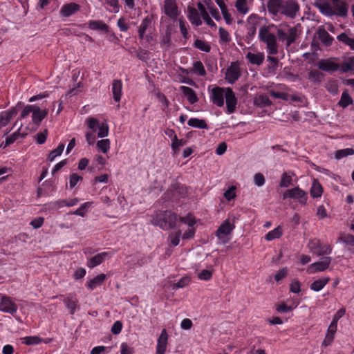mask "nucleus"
Returning a JSON list of instances; mask_svg holds the SVG:
<instances>
[{"label": "nucleus", "instance_id": "obj_45", "mask_svg": "<svg viewBox=\"0 0 354 354\" xmlns=\"http://www.w3.org/2000/svg\"><path fill=\"white\" fill-rule=\"evenodd\" d=\"M351 155H354V149L352 148H346L337 150L335 153V158L337 160H340Z\"/></svg>", "mask_w": 354, "mask_h": 354}, {"label": "nucleus", "instance_id": "obj_14", "mask_svg": "<svg viewBox=\"0 0 354 354\" xmlns=\"http://www.w3.org/2000/svg\"><path fill=\"white\" fill-rule=\"evenodd\" d=\"M165 14L172 19L178 16V6L176 0H165L162 8Z\"/></svg>", "mask_w": 354, "mask_h": 354}, {"label": "nucleus", "instance_id": "obj_47", "mask_svg": "<svg viewBox=\"0 0 354 354\" xmlns=\"http://www.w3.org/2000/svg\"><path fill=\"white\" fill-rule=\"evenodd\" d=\"M248 0H236L235 7L239 12L245 15L248 12L249 8L247 3Z\"/></svg>", "mask_w": 354, "mask_h": 354}, {"label": "nucleus", "instance_id": "obj_27", "mask_svg": "<svg viewBox=\"0 0 354 354\" xmlns=\"http://www.w3.org/2000/svg\"><path fill=\"white\" fill-rule=\"evenodd\" d=\"M113 97L116 102H119L122 95V82L120 80H114L112 83Z\"/></svg>", "mask_w": 354, "mask_h": 354}, {"label": "nucleus", "instance_id": "obj_37", "mask_svg": "<svg viewBox=\"0 0 354 354\" xmlns=\"http://www.w3.org/2000/svg\"><path fill=\"white\" fill-rule=\"evenodd\" d=\"M341 71L343 73L354 72V56L348 57L341 64Z\"/></svg>", "mask_w": 354, "mask_h": 354}, {"label": "nucleus", "instance_id": "obj_2", "mask_svg": "<svg viewBox=\"0 0 354 354\" xmlns=\"http://www.w3.org/2000/svg\"><path fill=\"white\" fill-rule=\"evenodd\" d=\"M178 216L171 211H160L156 212L151 221L153 225L160 227L163 230L173 229L176 226Z\"/></svg>", "mask_w": 354, "mask_h": 354}, {"label": "nucleus", "instance_id": "obj_36", "mask_svg": "<svg viewBox=\"0 0 354 354\" xmlns=\"http://www.w3.org/2000/svg\"><path fill=\"white\" fill-rule=\"evenodd\" d=\"M337 39L346 46H348L352 50H354V38L348 37V35L342 32L337 35Z\"/></svg>", "mask_w": 354, "mask_h": 354}, {"label": "nucleus", "instance_id": "obj_61", "mask_svg": "<svg viewBox=\"0 0 354 354\" xmlns=\"http://www.w3.org/2000/svg\"><path fill=\"white\" fill-rule=\"evenodd\" d=\"M339 240L346 245L354 246V236L352 234H348L341 236Z\"/></svg>", "mask_w": 354, "mask_h": 354}, {"label": "nucleus", "instance_id": "obj_59", "mask_svg": "<svg viewBox=\"0 0 354 354\" xmlns=\"http://www.w3.org/2000/svg\"><path fill=\"white\" fill-rule=\"evenodd\" d=\"M83 178L76 173H73L70 176L69 185L71 188L75 187L77 184L82 180Z\"/></svg>", "mask_w": 354, "mask_h": 354}, {"label": "nucleus", "instance_id": "obj_31", "mask_svg": "<svg viewBox=\"0 0 354 354\" xmlns=\"http://www.w3.org/2000/svg\"><path fill=\"white\" fill-rule=\"evenodd\" d=\"M322 193L323 187L322 185L317 179H314L310 189V196L314 198H317L322 196Z\"/></svg>", "mask_w": 354, "mask_h": 354}, {"label": "nucleus", "instance_id": "obj_63", "mask_svg": "<svg viewBox=\"0 0 354 354\" xmlns=\"http://www.w3.org/2000/svg\"><path fill=\"white\" fill-rule=\"evenodd\" d=\"M235 189L234 186H231L224 192L223 196L227 201H230L236 197Z\"/></svg>", "mask_w": 354, "mask_h": 354}, {"label": "nucleus", "instance_id": "obj_60", "mask_svg": "<svg viewBox=\"0 0 354 354\" xmlns=\"http://www.w3.org/2000/svg\"><path fill=\"white\" fill-rule=\"evenodd\" d=\"M20 136H21V133L19 131H16V132L13 133L12 134H11L10 136H8L6 138L5 145L3 147L5 148V147L9 146L10 145L12 144L13 142H15L19 138V137Z\"/></svg>", "mask_w": 354, "mask_h": 354}, {"label": "nucleus", "instance_id": "obj_3", "mask_svg": "<svg viewBox=\"0 0 354 354\" xmlns=\"http://www.w3.org/2000/svg\"><path fill=\"white\" fill-rule=\"evenodd\" d=\"M188 196L187 187L179 183L171 184L165 192L162 198L172 203H178Z\"/></svg>", "mask_w": 354, "mask_h": 354}, {"label": "nucleus", "instance_id": "obj_6", "mask_svg": "<svg viewBox=\"0 0 354 354\" xmlns=\"http://www.w3.org/2000/svg\"><path fill=\"white\" fill-rule=\"evenodd\" d=\"M57 297L62 301L71 315H73L76 310L80 308L78 299L74 293L70 292L66 295H60L57 296Z\"/></svg>", "mask_w": 354, "mask_h": 354}, {"label": "nucleus", "instance_id": "obj_22", "mask_svg": "<svg viewBox=\"0 0 354 354\" xmlns=\"http://www.w3.org/2000/svg\"><path fill=\"white\" fill-rule=\"evenodd\" d=\"M168 335L166 329H163L157 341L156 354H165L167 345Z\"/></svg>", "mask_w": 354, "mask_h": 354}, {"label": "nucleus", "instance_id": "obj_9", "mask_svg": "<svg viewBox=\"0 0 354 354\" xmlns=\"http://www.w3.org/2000/svg\"><path fill=\"white\" fill-rule=\"evenodd\" d=\"M0 311L14 315L17 311V305L12 299L7 295L0 294Z\"/></svg>", "mask_w": 354, "mask_h": 354}, {"label": "nucleus", "instance_id": "obj_43", "mask_svg": "<svg viewBox=\"0 0 354 354\" xmlns=\"http://www.w3.org/2000/svg\"><path fill=\"white\" fill-rule=\"evenodd\" d=\"M22 343L30 345H37L43 342V339L38 336H27L21 338Z\"/></svg>", "mask_w": 354, "mask_h": 354}, {"label": "nucleus", "instance_id": "obj_24", "mask_svg": "<svg viewBox=\"0 0 354 354\" xmlns=\"http://www.w3.org/2000/svg\"><path fill=\"white\" fill-rule=\"evenodd\" d=\"M334 16L345 17L347 16L348 5L344 1H341L335 4H332Z\"/></svg>", "mask_w": 354, "mask_h": 354}, {"label": "nucleus", "instance_id": "obj_50", "mask_svg": "<svg viewBox=\"0 0 354 354\" xmlns=\"http://www.w3.org/2000/svg\"><path fill=\"white\" fill-rule=\"evenodd\" d=\"M320 12L328 17L334 16L333 6L328 3H324L319 6Z\"/></svg>", "mask_w": 354, "mask_h": 354}, {"label": "nucleus", "instance_id": "obj_29", "mask_svg": "<svg viewBox=\"0 0 354 354\" xmlns=\"http://www.w3.org/2000/svg\"><path fill=\"white\" fill-rule=\"evenodd\" d=\"M246 59L253 65H261L264 61V54L263 53H252L248 52L246 54Z\"/></svg>", "mask_w": 354, "mask_h": 354}, {"label": "nucleus", "instance_id": "obj_56", "mask_svg": "<svg viewBox=\"0 0 354 354\" xmlns=\"http://www.w3.org/2000/svg\"><path fill=\"white\" fill-rule=\"evenodd\" d=\"M187 140L185 139H178V137L175 138L174 140H172L171 147L174 152L179 150V148L187 144Z\"/></svg>", "mask_w": 354, "mask_h": 354}, {"label": "nucleus", "instance_id": "obj_41", "mask_svg": "<svg viewBox=\"0 0 354 354\" xmlns=\"http://www.w3.org/2000/svg\"><path fill=\"white\" fill-rule=\"evenodd\" d=\"M257 19H258V16L257 15H251L248 19V34L251 35H254L255 33H256V24L257 23Z\"/></svg>", "mask_w": 354, "mask_h": 354}, {"label": "nucleus", "instance_id": "obj_11", "mask_svg": "<svg viewBox=\"0 0 354 354\" xmlns=\"http://www.w3.org/2000/svg\"><path fill=\"white\" fill-rule=\"evenodd\" d=\"M153 21V17L148 15L145 17L141 21L140 25L138 27V36L140 40L146 39L147 41H149L151 39V36L150 35H145L146 31L151 27Z\"/></svg>", "mask_w": 354, "mask_h": 354}, {"label": "nucleus", "instance_id": "obj_30", "mask_svg": "<svg viewBox=\"0 0 354 354\" xmlns=\"http://www.w3.org/2000/svg\"><path fill=\"white\" fill-rule=\"evenodd\" d=\"M318 38L321 42L326 46H330L333 41V37L324 29H319Z\"/></svg>", "mask_w": 354, "mask_h": 354}, {"label": "nucleus", "instance_id": "obj_4", "mask_svg": "<svg viewBox=\"0 0 354 354\" xmlns=\"http://www.w3.org/2000/svg\"><path fill=\"white\" fill-rule=\"evenodd\" d=\"M259 39L267 46V52L270 55H276L278 53V46L277 44L276 36L271 33L269 28L262 26L259 32Z\"/></svg>", "mask_w": 354, "mask_h": 354}, {"label": "nucleus", "instance_id": "obj_64", "mask_svg": "<svg viewBox=\"0 0 354 354\" xmlns=\"http://www.w3.org/2000/svg\"><path fill=\"white\" fill-rule=\"evenodd\" d=\"M212 277V271L209 270H202L198 274V277L201 280L204 281H208Z\"/></svg>", "mask_w": 354, "mask_h": 354}, {"label": "nucleus", "instance_id": "obj_40", "mask_svg": "<svg viewBox=\"0 0 354 354\" xmlns=\"http://www.w3.org/2000/svg\"><path fill=\"white\" fill-rule=\"evenodd\" d=\"M326 90L332 95H335L339 92L337 81L334 79L329 80L326 84Z\"/></svg>", "mask_w": 354, "mask_h": 354}, {"label": "nucleus", "instance_id": "obj_13", "mask_svg": "<svg viewBox=\"0 0 354 354\" xmlns=\"http://www.w3.org/2000/svg\"><path fill=\"white\" fill-rule=\"evenodd\" d=\"M331 261V257H325L322 261L312 263L308 268V272L310 273L324 272L329 268Z\"/></svg>", "mask_w": 354, "mask_h": 354}, {"label": "nucleus", "instance_id": "obj_19", "mask_svg": "<svg viewBox=\"0 0 354 354\" xmlns=\"http://www.w3.org/2000/svg\"><path fill=\"white\" fill-rule=\"evenodd\" d=\"M111 257L112 255L107 252L98 253L94 257L88 259L86 266L91 269L94 268L104 262L106 258H111Z\"/></svg>", "mask_w": 354, "mask_h": 354}, {"label": "nucleus", "instance_id": "obj_28", "mask_svg": "<svg viewBox=\"0 0 354 354\" xmlns=\"http://www.w3.org/2000/svg\"><path fill=\"white\" fill-rule=\"evenodd\" d=\"M106 279V276L104 274H100L94 278L89 280L86 286L91 290H93L97 287L101 286Z\"/></svg>", "mask_w": 354, "mask_h": 354}, {"label": "nucleus", "instance_id": "obj_58", "mask_svg": "<svg viewBox=\"0 0 354 354\" xmlns=\"http://www.w3.org/2000/svg\"><path fill=\"white\" fill-rule=\"evenodd\" d=\"M35 106H36V104H32V105L28 104V105L25 106L20 114L19 119L20 120L25 119L30 115V113H32Z\"/></svg>", "mask_w": 354, "mask_h": 354}, {"label": "nucleus", "instance_id": "obj_17", "mask_svg": "<svg viewBox=\"0 0 354 354\" xmlns=\"http://www.w3.org/2000/svg\"><path fill=\"white\" fill-rule=\"evenodd\" d=\"M80 5L76 3H64L60 8L59 14L62 17H69L80 11Z\"/></svg>", "mask_w": 354, "mask_h": 354}, {"label": "nucleus", "instance_id": "obj_26", "mask_svg": "<svg viewBox=\"0 0 354 354\" xmlns=\"http://www.w3.org/2000/svg\"><path fill=\"white\" fill-rule=\"evenodd\" d=\"M180 91L183 93L191 104H194L198 101V97L196 92L192 88L186 86H180Z\"/></svg>", "mask_w": 354, "mask_h": 354}, {"label": "nucleus", "instance_id": "obj_15", "mask_svg": "<svg viewBox=\"0 0 354 354\" xmlns=\"http://www.w3.org/2000/svg\"><path fill=\"white\" fill-rule=\"evenodd\" d=\"M225 88L219 86L214 87L212 90L210 98L212 102L218 107L224 105Z\"/></svg>", "mask_w": 354, "mask_h": 354}, {"label": "nucleus", "instance_id": "obj_33", "mask_svg": "<svg viewBox=\"0 0 354 354\" xmlns=\"http://www.w3.org/2000/svg\"><path fill=\"white\" fill-rule=\"evenodd\" d=\"M324 75L317 69H312L308 72V80L315 83L319 84L322 82Z\"/></svg>", "mask_w": 354, "mask_h": 354}, {"label": "nucleus", "instance_id": "obj_44", "mask_svg": "<svg viewBox=\"0 0 354 354\" xmlns=\"http://www.w3.org/2000/svg\"><path fill=\"white\" fill-rule=\"evenodd\" d=\"M192 71L198 76L203 77L206 75V71L201 61H196L194 62Z\"/></svg>", "mask_w": 354, "mask_h": 354}, {"label": "nucleus", "instance_id": "obj_51", "mask_svg": "<svg viewBox=\"0 0 354 354\" xmlns=\"http://www.w3.org/2000/svg\"><path fill=\"white\" fill-rule=\"evenodd\" d=\"M188 28H189V26L187 25L185 20L183 18L179 19V28H180V32L185 39H188L189 37V35L188 33Z\"/></svg>", "mask_w": 354, "mask_h": 354}, {"label": "nucleus", "instance_id": "obj_7", "mask_svg": "<svg viewBox=\"0 0 354 354\" xmlns=\"http://www.w3.org/2000/svg\"><path fill=\"white\" fill-rule=\"evenodd\" d=\"M309 249L318 256H324L330 254L333 248L330 245H322L320 240L318 239H312L308 243Z\"/></svg>", "mask_w": 354, "mask_h": 354}, {"label": "nucleus", "instance_id": "obj_18", "mask_svg": "<svg viewBox=\"0 0 354 354\" xmlns=\"http://www.w3.org/2000/svg\"><path fill=\"white\" fill-rule=\"evenodd\" d=\"M187 17L190 23L196 27L202 24L198 8L189 5L187 8Z\"/></svg>", "mask_w": 354, "mask_h": 354}, {"label": "nucleus", "instance_id": "obj_53", "mask_svg": "<svg viewBox=\"0 0 354 354\" xmlns=\"http://www.w3.org/2000/svg\"><path fill=\"white\" fill-rule=\"evenodd\" d=\"M178 219L181 223L187 224L190 227H193L194 225L196 223L195 217L191 213H189L185 216L179 217Z\"/></svg>", "mask_w": 354, "mask_h": 354}, {"label": "nucleus", "instance_id": "obj_35", "mask_svg": "<svg viewBox=\"0 0 354 354\" xmlns=\"http://www.w3.org/2000/svg\"><path fill=\"white\" fill-rule=\"evenodd\" d=\"M187 124L194 128H198L201 129H207V124L206 121L205 120L198 119L196 118H190L187 122Z\"/></svg>", "mask_w": 354, "mask_h": 354}, {"label": "nucleus", "instance_id": "obj_54", "mask_svg": "<svg viewBox=\"0 0 354 354\" xmlns=\"http://www.w3.org/2000/svg\"><path fill=\"white\" fill-rule=\"evenodd\" d=\"M111 142L109 139H103L97 142V147L104 153H106L110 149Z\"/></svg>", "mask_w": 354, "mask_h": 354}, {"label": "nucleus", "instance_id": "obj_1", "mask_svg": "<svg viewBox=\"0 0 354 354\" xmlns=\"http://www.w3.org/2000/svg\"><path fill=\"white\" fill-rule=\"evenodd\" d=\"M267 8L274 20H280L283 17L294 19L299 6L296 0H268Z\"/></svg>", "mask_w": 354, "mask_h": 354}, {"label": "nucleus", "instance_id": "obj_25", "mask_svg": "<svg viewBox=\"0 0 354 354\" xmlns=\"http://www.w3.org/2000/svg\"><path fill=\"white\" fill-rule=\"evenodd\" d=\"M337 328V326L335 324V321L331 322L328 328L325 338L322 342V345L324 346H328L333 342Z\"/></svg>", "mask_w": 354, "mask_h": 354}, {"label": "nucleus", "instance_id": "obj_12", "mask_svg": "<svg viewBox=\"0 0 354 354\" xmlns=\"http://www.w3.org/2000/svg\"><path fill=\"white\" fill-rule=\"evenodd\" d=\"M225 98L226 101V113L231 114L236 110L237 99L232 89L230 87L225 88Z\"/></svg>", "mask_w": 354, "mask_h": 354}, {"label": "nucleus", "instance_id": "obj_38", "mask_svg": "<svg viewBox=\"0 0 354 354\" xmlns=\"http://www.w3.org/2000/svg\"><path fill=\"white\" fill-rule=\"evenodd\" d=\"M282 228L281 226L275 227L274 230L268 232L266 236L265 239L268 241H271L275 239H279L282 235Z\"/></svg>", "mask_w": 354, "mask_h": 354}, {"label": "nucleus", "instance_id": "obj_5", "mask_svg": "<svg viewBox=\"0 0 354 354\" xmlns=\"http://www.w3.org/2000/svg\"><path fill=\"white\" fill-rule=\"evenodd\" d=\"M288 198L297 201V202L302 206L307 205V201L308 198V193L301 189L299 186L286 191L283 194V198L286 199Z\"/></svg>", "mask_w": 354, "mask_h": 354}, {"label": "nucleus", "instance_id": "obj_32", "mask_svg": "<svg viewBox=\"0 0 354 354\" xmlns=\"http://www.w3.org/2000/svg\"><path fill=\"white\" fill-rule=\"evenodd\" d=\"M329 277L320 278L313 281L310 284V288L313 291L319 292L324 288V286L329 282Z\"/></svg>", "mask_w": 354, "mask_h": 354}, {"label": "nucleus", "instance_id": "obj_39", "mask_svg": "<svg viewBox=\"0 0 354 354\" xmlns=\"http://www.w3.org/2000/svg\"><path fill=\"white\" fill-rule=\"evenodd\" d=\"M353 100L351 96L348 93L347 90H345L341 96V99L338 102V104L342 108H346L350 104H352Z\"/></svg>", "mask_w": 354, "mask_h": 354}, {"label": "nucleus", "instance_id": "obj_8", "mask_svg": "<svg viewBox=\"0 0 354 354\" xmlns=\"http://www.w3.org/2000/svg\"><path fill=\"white\" fill-rule=\"evenodd\" d=\"M241 75V70L239 62H232L227 68L225 80L231 84L235 83Z\"/></svg>", "mask_w": 354, "mask_h": 354}, {"label": "nucleus", "instance_id": "obj_55", "mask_svg": "<svg viewBox=\"0 0 354 354\" xmlns=\"http://www.w3.org/2000/svg\"><path fill=\"white\" fill-rule=\"evenodd\" d=\"M97 129H98L97 136L99 138H104L109 135V126L106 122L100 123Z\"/></svg>", "mask_w": 354, "mask_h": 354}, {"label": "nucleus", "instance_id": "obj_34", "mask_svg": "<svg viewBox=\"0 0 354 354\" xmlns=\"http://www.w3.org/2000/svg\"><path fill=\"white\" fill-rule=\"evenodd\" d=\"M254 104L260 108L269 106L272 104V102L266 95H260L255 97Z\"/></svg>", "mask_w": 354, "mask_h": 354}, {"label": "nucleus", "instance_id": "obj_42", "mask_svg": "<svg viewBox=\"0 0 354 354\" xmlns=\"http://www.w3.org/2000/svg\"><path fill=\"white\" fill-rule=\"evenodd\" d=\"M64 147H65V145L64 143H60L59 144L58 147L51 151L47 158V160L50 162H53L54 161V160L55 159V158L57 156H59L62 155L64 149Z\"/></svg>", "mask_w": 354, "mask_h": 354}, {"label": "nucleus", "instance_id": "obj_21", "mask_svg": "<svg viewBox=\"0 0 354 354\" xmlns=\"http://www.w3.org/2000/svg\"><path fill=\"white\" fill-rule=\"evenodd\" d=\"M88 26L93 30H99L107 33L109 32V26L102 20H90L82 26Z\"/></svg>", "mask_w": 354, "mask_h": 354}, {"label": "nucleus", "instance_id": "obj_46", "mask_svg": "<svg viewBox=\"0 0 354 354\" xmlns=\"http://www.w3.org/2000/svg\"><path fill=\"white\" fill-rule=\"evenodd\" d=\"M194 46L195 48L201 50V51H203L205 53H209L211 50L210 45L208 43H207L201 39H197L195 40V41L194 43Z\"/></svg>", "mask_w": 354, "mask_h": 354}, {"label": "nucleus", "instance_id": "obj_16", "mask_svg": "<svg viewBox=\"0 0 354 354\" xmlns=\"http://www.w3.org/2000/svg\"><path fill=\"white\" fill-rule=\"evenodd\" d=\"M319 70L328 73H333L339 69L341 70V64L333 62L331 59H323L317 63Z\"/></svg>", "mask_w": 354, "mask_h": 354}, {"label": "nucleus", "instance_id": "obj_10", "mask_svg": "<svg viewBox=\"0 0 354 354\" xmlns=\"http://www.w3.org/2000/svg\"><path fill=\"white\" fill-rule=\"evenodd\" d=\"M22 102H19L17 105L10 109L3 111L0 114V127H6L10 121L12 117L15 116L19 109L21 107Z\"/></svg>", "mask_w": 354, "mask_h": 354}, {"label": "nucleus", "instance_id": "obj_57", "mask_svg": "<svg viewBox=\"0 0 354 354\" xmlns=\"http://www.w3.org/2000/svg\"><path fill=\"white\" fill-rule=\"evenodd\" d=\"M301 291V283L297 279H293L290 283V292L299 294Z\"/></svg>", "mask_w": 354, "mask_h": 354}, {"label": "nucleus", "instance_id": "obj_48", "mask_svg": "<svg viewBox=\"0 0 354 354\" xmlns=\"http://www.w3.org/2000/svg\"><path fill=\"white\" fill-rule=\"evenodd\" d=\"M91 203L86 202L82 203L80 207H78L75 211L72 212L70 214L84 217L85 216L86 212L91 207Z\"/></svg>", "mask_w": 354, "mask_h": 354}, {"label": "nucleus", "instance_id": "obj_62", "mask_svg": "<svg viewBox=\"0 0 354 354\" xmlns=\"http://www.w3.org/2000/svg\"><path fill=\"white\" fill-rule=\"evenodd\" d=\"M181 236V231L178 230L174 233H171L169 236L171 239V244L173 246H177L180 242V237Z\"/></svg>", "mask_w": 354, "mask_h": 354}, {"label": "nucleus", "instance_id": "obj_23", "mask_svg": "<svg viewBox=\"0 0 354 354\" xmlns=\"http://www.w3.org/2000/svg\"><path fill=\"white\" fill-rule=\"evenodd\" d=\"M235 226L232 224L228 220L224 221L222 224L218 227L216 232V236L218 239H221L222 235H228L234 229Z\"/></svg>", "mask_w": 354, "mask_h": 354}, {"label": "nucleus", "instance_id": "obj_20", "mask_svg": "<svg viewBox=\"0 0 354 354\" xmlns=\"http://www.w3.org/2000/svg\"><path fill=\"white\" fill-rule=\"evenodd\" d=\"M48 113V109H44L42 110L39 106L36 105L32 113V122L37 126L40 125L42 120L47 116Z\"/></svg>", "mask_w": 354, "mask_h": 354}, {"label": "nucleus", "instance_id": "obj_49", "mask_svg": "<svg viewBox=\"0 0 354 354\" xmlns=\"http://www.w3.org/2000/svg\"><path fill=\"white\" fill-rule=\"evenodd\" d=\"M292 176L289 172H284L281 178L279 185L281 187H288L292 185Z\"/></svg>", "mask_w": 354, "mask_h": 354}, {"label": "nucleus", "instance_id": "obj_52", "mask_svg": "<svg viewBox=\"0 0 354 354\" xmlns=\"http://www.w3.org/2000/svg\"><path fill=\"white\" fill-rule=\"evenodd\" d=\"M288 41L287 46H289L293 44L297 37V30L295 27L288 28L287 31Z\"/></svg>", "mask_w": 354, "mask_h": 354}]
</instances>
